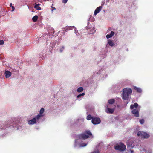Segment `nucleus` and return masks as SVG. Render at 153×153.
Returning a JSON list of instances; mask_svg holds the SVG:
<instances>
[{
    "label": "nucleus",
    "instance_id": "21",
    "mask_svg": "<svg viewBox=\"0 0 153 153\" xmlns=\"http://www.w3.org/2000/svg\"><path fill=\"white\" fill-rule=\"evenodd\" d=\"M38 16L36 15L33 17L32 19L33 22H35L37 21L38 19Z\"/></svg>",
    "mask_w": 153,
    "mask_h": 153
},
{
    "label": "nucleus",
    "instance_id": "24",
    "mask_svg": "<svg viewBox=\"0 0 153 153\" xmlns=\"http://www.w3.org/2000/svg\"><path fill=\"white\" fill-rule=\"evenodd\" d=\"M85 94V93H83L82 94H80L79 95H77V98H79L81 96H84Z\"/></svg>",
    "mask_w": 153,
    "mask_h": 153
},
{
    "label": "nucleus",
    "instance_id": "19",
    "mask_svg": "<svg viewBox=\"0 0 153 153\" xmlns=\"http://www.w3.org/2000/svg\"><path fill=\"white\" fill-rule=\"evenodd\" d=\"M83 90V88L82 87H80L78 88L77 90L78 92H80L82 91Z\"/></svg>",
    "mask_w": 153,
    "mask_h": 153
},
{
    "label": "nucleus",
    "instance_id": "4",
    "mask_svg": "<svg viewBox=\"0 0 153 153\" xmlns=\"http://www.w3.org/2000/svg\"><path fill=\"white\" fill-rule=\"evenodd\" d=\"M126 146L123 143H121L115 146L114 147L115 149L122 151H124L126 149Z\"/></svg>",
    "mask_w": 153,
    "mask_h": 153
},
{
    "label": "nucleus",
    "instance_id": "14",
    "mask_svg": "<svg viewBox=\"0 0 153 153\" xmlns=\"http://www.w3.org/2000/svg\"><path fill=\"white\" fill-rule=\"evenodd\" d=\"M114 111V109H111L109 108H107L106 112L108 113H112Z\"/></svg>",
    "mask_w": 153,
    "mask_h": 153
},
{
    "label": "nucleus",
    "instance_id": "15",
    "mask_svg": "<svg viewBox=\"0 0 153 153\" xmlns=\"http://www.w3.org/2000/svg\"><path fill=\"white\" fill-rule=\"evenodd\" d=\"M44 116L43 115H41L38 114L35 118H36V121H38L42 117Z\"/></svg>",
    "mask_w": 153,
    "mask_h": 153
},
{
    "label": "nucleus",
    "instance_id": "35",
    "mask_svg": "<svg viewBox=\"0 0 153 153\" xmlns=\"http://www.w3.org/2000/svg\"><path fill=\"white\" fill-rule=\"evenodd\" d=\"M55 7H53V9H52V10H51V11H52V12H53V11L54 10H55Z\"/></svg>",
    "mask_w": 153,
    "mask_h": 153
},
{
    "label": "nucleus",
    "instance_id": "1",
    "mask_svg": "<svg viewBox=\"0 0 153 153\" xmlns=\"http://www.w3.org/2000/svg\"><path fill=\"white\" fill-rule=\"evenodd\" d=\"M85 134H82L77 136L79 139L75 140V146L79 145L80 147H83L87 145L88 143L83 142L82 140L88 138L89 136H91L92 134L88 131H85Z\"/></svg>",
    "mask_w": 153,
    "mask_h": 153
},
{
    "label": "nucleus",
    "instance_id": "23",
    "mask_svg": "<svg viewBox=\"0 0 153 153\" xmlns=\"http://www.w3.org/2000/svg\"><path fill=\"white\" fill-rule=\"evenodd\" d=\"M96 31L95 29L93 27L91 29V30L90 31V33L91 34H92L94 33Z\"/></svg>",
    "mask_w": 153,
    "mask_h": 153
},
{
    "label": "nucleus",
    "instance_id": "32",
    "mask_svg": "<svg viewBox=\"0 0 153 153\" xmlns=\"http://www.w3.org/2000/svg\"><path fill=\"white\" fill-rule=\"evenodd\" d=\"M11 8H12V10H11V11L12 12H13L14 11V10H15V7H14L13 6V7H12Z\"/></svg>",
    "mask_w": 153,
    "mask_h": 153
},
{
    "label": "nucleus",
    "instance_id": "33",
    "mask_svg": "<svg viewBox=\"0 0 153 153\" xmlns=\"http://www.w3.org/2000/svg\"><path fill=\"white\" fill-rule=\"evenodd\" d=\"M12 5V3H10V7H13V6Z\"/></svg>",
    "mask_w": 153,
    "mask_h": 153
},
{
    "label": "nucleus",
    "instance_id": "29",
    "mask_svg": "<svg viewBox=\"0 0 153 153\" xmlns=\"http://www.w3.org/2000/svg\"><path fill=\"white\" fill-rule=\"evenodd\" d=\"M91 153H99V152L98 150L95 151Z\"/></svg>",
    "mask_w": 153,
    "mask_h": 153
},
{
    "label": "nucleus",
    "instance_id": "27",
    "mask_svg": "<svg viewBox=\"0 0 153 153\" xmlns=\"http://www.w3.org/2000/svg\"><path fill=\"white\" fill-rule=\"evenodd\" d=\"M140 122L141 124H143L144 123V120L143 119L140 120Z\"/></svg>",
    "mask_w": 153,
    "mask_h": 153
},
{
    "label": "nucleus",
    "instance_id": "5",
    "mask_svg": "<svg viewBox=\"0 0 153 153\" xmlns=\"http://www.w3.org/2000/svg\"><path fill=\"white\" fill-rule=\"evenodd\" d=\"M137 135L140 136L142 137L146 138H148L149 137V135L148 134L143 131H139L137 133Z\"/></svg>",
    "mask_w": 153,
    "mask_h": 153
},
{
    "label": "nucleus",
    "instance_id": "2",
    "mask_svg": "<svg viewBox=\"0 0 153 153\" xmlns=\"http://www.w3.org/2000/svg\"><path fill=\"white\" fill-rule=\"evenodd\" d=\"M138 104L135 103L134 105H131L130 107L131 109H133L132 111V113L137 117L139 116V110L140 108H138Z\"/></svg>",
    "mask_w": 153,
    "mask_h": 153
},
{
    "label": "nucleus",
    "instance_id": "34",
    "mask_svg": "<svg viewBox=\"0 0 153 153\" xmlns=\"http://www.w3.org/2000/svg\"><path fill=\"white\" fill-rule=\"evenodd\" d=\"M130 152L131 153H134V152L133 150H130Z\"/></svg>",
    "mask_w": 153,
    "mask_h": 153
},
{
    "label": "nucleus",
    "instance_id": "3",
    "mask_svg": "<svg viewBox=\"0 0 153 153\" xmlns=\"http://www.w3.org/2000/svg\"><path fill=\"white\" fill-rule=\"evenodd\" d=\"M132 92L131 88H124L123 89V94L122 95V98L124 100H127L129 98V96L131 95Z\"/></svg>",
    "mask_w": 153,
    "mask_h": 153
},
{
    "label": "nucleus",
    "instance_id": "6",
    "mask_svg": "<svg viewBox=\"0 0 153 153\" xmlns=\"http://www.w3.org/2000/svg\"><path fill=\"white\" fill-rule=\"evenodd\" d=\"M74 29V33L77 35H78V34L77 33L78 31L76 30V28L74 26H67L65 29V30L67 31V30H71L72 29Z\"/></svg>",
    "mask_w": 153,
    "mask_h": 153
},
{
    "label": "nucleus",
    "instance_id": "26",
    "mask_svg": "<svg viewBox=\"0 0 153 153\" xmlns=\"http://www.w3.org/2000/svg\"><path fill=\"white\" fill-rule=\"evenodd\" d=\"M64 46H61L59 49L60 52H62V51H63V50H64Z\"/></svg>",
    "mask_w": 153,
    "mask_h": 153
},
{
    "label": "nucleus",
    "instance_id": "12",
    "mask_svg": "<svg viewBox=\"0 0 153 153\" xmlns=\"http://www.w3.org/2000/svg\"><path fill=\"white\" fill-rule=\"evenodd\" d=\"M120 86L119 84L116 85L115 86H114V89L116 92L118 91L120 88Z\"/></svg>",
    "mask_w": 153,
    "mask_h": 153
},
{
    "label": "nucleus",
    "instance_id": "28",
    "mask_svg": "<svg viewBox=\"0 0 153 153\" xmlns=\"http://www.w3.org/2000/svg\"><path fill=\"white\" fill-rule=\"evenodd\" d=\"M145 153H152V152L151 150H148L146 151V152Z\"/></svg>",
    "mask_w": 153,
    "mask_h": 153
},
{
    "label": "nucleus",
    "instance_id": "22",
    "mask_svg": "<svg viewBox=\"0 0 153 153\" xmlns=\"http://www.w3.org/2000/svg\"><path fill=\"white\" fill-rule=\"evenodd\" d=\"M44 109L43 108H42L39 111V114L43 115V113H44Z\"/></svg>",
    "mask_w": 153,
    "mask_h": 153
},
{
    "label": "nucleus",
    "instance_id": "20",
    "mask_svg": "<svg viewBox=\"0 0 153 153\" xmlns=\"http://www.w3.org/2000/svg\"><path fill=\"white\" fill-rule=\"evenodd\" d=\"M115 100L114 99L109 100H108V102L109 104H111L114 102Z\"/></svg>",
    "mask_w": 153,
    "mask_h": 153
},
{
    "label": "nucleus",
    "instance_id": "36",
    "mask_svg": "<svg viewBox=\"0 0 153 153\" xmlns=\"http://www.w3.org/2000/svg\"><path fill=\"white\" fill-rule=\"evenodd\" d=\"M52 30H53V32H51V33H54V31H53V28H52Z\"/></svg>",
    "mask_w": 153,
    "mask_h": 153
},
{
    "label": "nucleus",
    "instance_id": "7",
    "mask_svg": "<svg viewBox=\"0 0 153 153\" xmlns=\"http://www.w3.org/2000/svg\"><path fill=\"white\" fill-rule=\"evenodd\" d=\"M100 122V119L99 118L93 117L92 118V122L94 124H99Z\"/></svg>",
    "mask_w": 153,
    "mask_h": 153
},
{
    "label": "nucleus",
    "instance_id": "30",
    "mask_svg": "<svg viewBox=\"0 0 153 153\" xmlns=\"http://www.w3.org/2000/svg\"><path fill=\"white\" fill-rule=\"evenodd\" d=\"M4 41L2 40H0V45H2L4 44Z\"/></svg>",
    "mask_w": 153,
    "mask_h": 153
},
{
    "label": "nucleus",
    "instance_id": "18",
    "mask_svg": "<svg viewBox=\"0 0 153 153\" xmlns=\"http://www.w3.org/2000/svg\"><path fill=\"white\" fill-rule=\"evenodd\" d=\"M133 143H134V142H133L132 143L130 142L128 144V146L131 148H133L135 146V145H134Z\"/></svg>",
    "mask_w": 153,
    "mask_h": 153
},
{
    "label": "nucleus",
    "instance_id": "9",
    "mask_svg": "<svg viewBox=\"0 0 153 153\" xmlns=\"http://www.w3.org/2000/svg\"><path fill=\"white\" fill-rule=\"evenodd\" d=\"M36 118H34L33 119L29 120L28 123L30 125H33L36 123Z\"/></svg>",
    "mask_w": 153,
    "mask_h": 153
},
{
    "label": "nucleus",
    "instance_id": "8",
    "mask_svg": "<svg viewBox=\"0 0 153 153\" xmlns=\"http://www.w3.org/2000/svg\"><path fill=\"white\" fill-rule=\"evenodd\" d=\"M102 7V6H101L97 7L95 10L94 13V15H96L97 13H99Z\"/></svg>",
    "mask_w": 153,
    "mask_h": 153
},
{
    "label": "nucleus",
    "instance_id": "11",
    "mask_svg": "<svg viewBox=\"0 0 153 153\" xmlns=\"http://www.w3.org/2000/svg\"><path fill=\"white\" fill-rule=\"evenodd\" d=\"M5 76L6 78H8L10 77L12 75L11 73L8 71H6L5 72Z\"/></svg>",
    "mask_w": 153,
    "mask_h": 153
},
{
    "label": "nucleus",
    "instance_id": "31",
    "mask_svg": "<svg viewBox=\"0 0 153 153\" xmlns=\"http://www.w3.org/2000/svg\"><path fill=\"white\" fill-rule=\"evenodd\" d=\"M68 1V0H63L62 2L64 3H66Z\"/></svg>",
    "mask_w": 153,
    "mask_h": 153
},
{
    "label": "nucleus",
    "instance_id": "16",
    "mask_svg": "<svg viewBox=\"0 0 153 153\" xmlns=\"http://www.w3.org/2000/svg\"><path fill=\"white\" fill-rule=\"evenodd\" d=\"M40 4H35L34 7L37 10H41V8L39 7V6Z\"/></svg>",
    "mask_w": 153,
    "mask_h": 153
},
{
    "label": "nucleus",
    "instance_id": "17",
    "mask_svg": "<svg viewBox=\"0 0 153 153\" xmlns=\"http://www.w3.org/2000/svg\"><path fill=\"white\" fill-rule=\"evenodd\" d=\"M134 89L135 90H136L138 92L140 93L142 92V90L140 88H137L135 86H134Z\"/></svg>",
    "mask_w": 153,
    "mask_h": 153
},
{
    "label": "nucleus",
    "instance_id": "13",
    "mask_svg": "<svg viewBox=\"0 0 153 153\" xmlns=\"http://www.w3.org/2000/svg\"><path fill=\"white\" fill-rule=\"evenodd\" d=\"M114 34V32L113 31H111L110 34H108L106 36V37L107 39L112 37Z\"/></svg>",
    "mask_w": 153,
    "mask_h": 153
},
{
    "label": "nucleus",
    "instance_id": "10",
    "mask_svg": "<svg viewBox=\"0 0 153 153\" xmlns=\"http://www.w3.org/2000/svg\"><path fill=\"white\" fill-rule=\"evenodd\" d=\"M108 45L109 46L111 47H113L115 45V44L113 42L112 40L110 39H108V43L106 45V47H107Z\"/></svg>",
    "mask_w": 153,
    "mask_h": 153
},
{
    "label": "nucleus",
    "instance_id": "25",
    "mask_svg": "<svg viewBox=\"0 0 153 153\" xmlns=\"http://www.w3.org/2000/svg\"><path fill=\"white\" fill-rule=\"evenodd\" d=\"M93 117H92L90 115H88L87 117V119L88 120H90L91 119H92V118H93Z\"/></svg>",
    "mask_w": 153,
    "mask_h": 153
}]
</instances>
